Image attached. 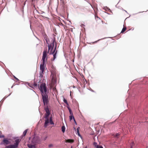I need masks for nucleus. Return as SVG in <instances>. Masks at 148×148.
Here are the masks:
<instances>
[{"mask_svg": "<svg viewBox=\"0 0 148 148\" xmlns=\"http://www.w3.org/2000/svg\"><path fill=\"white\" fill-rule=\"evenodd\" d=\"M42 95L44 104L46 107L45 108L46 113L44 116V118L45 119V123L44 126L45 127H46L49 125V123L51 125H54V123L52 120V116L50 117H49L50 113L47 107V105L49 102L48 96L47 94H42Z\"/></svg>", "mask_w": 148, "mask_h": 148, "instance_id": "obj_1", "label": "nucleus"}, {"mask_svg": "<svg viewBox=\"0 0 148 148\" xmlns=\"http://www.w3.org/2000/svg\"><path fill=\"white\" fill-rule=\"evenodd\" d=\"M39 88L40 91L42 95L47 93V87L45 83H41L39 87Z\"/></svg>", "mask_w": 148, "mask_h": 148, "instance_id": "obj_2", "label": "nucleus"}, {"mask_svg": "<svg viewBox=\"0 0 148 148\" xmlns=\"http://www.w3.org/2000/svg\"><path fill=\"white\" fill-rule=\"evenodd\" d=\"M21 139L20 138L16 139L15 140V143L14 145H8V147L9 148H17L19 142L21 141Z\"/></svg>", "mask_w": 148, "mask_h": 148, "instance_id": "obj_3", "label": "nucleus"}, {"mask_svg": "<svg viewBox=\"0 0 148 148\" xmlns=\"http://www.w3.org/2000/svg\"><path fill=\"white\" fill-rule=\"evenodd\" d=\"M54 42L52 43L51 44H50L49 45H48V52L51 50V53L53 54L55 51L56 48H55L54 50L53 51H52V50L53 49V47L54 46Z\"/></svg>", "mask_w": 148, "mask_h": 148, "instance_id": "obj_4", "label": "nucleus"}, {"mask_svg": "<svg viewBox=\"0 0 148 148\" xmlns=\"http://www.w3.org/2000/svg\"><path fill=\"white\" fill-rule=\"evenodd\" d=\"M50 71L51 73V76H56V69L53 65L51 66V69Z\"/></svg>", "mask_w": 148, "mask_h": 148, "instance_id": "obj_5", "label": "nucleus"}, {"mask_svg": "<svg viewBox=\"0 0 148 148\" xmlns=\"http://www.w3.org/2000/svg\"><path fill=\"white\" fill-rule=\"evenodd\" d=\"M45 63H43L42 62V64H41L40 65V69L41 70V71L40 72V76H42V74L43 73V72L45 70Z\"/></svg>", "mask_w": 148, "mask_h": 148, "instance_id": "obj_6", "label": "nucleus"}, {"mask_svg": "<svg viewBox=\"0 0 148 148\" xmlns=\"http://www.w3.org/2000/svg\"><path fill=\"white\" fill-rule=\"evenodd\" d=\"M47 51H44L43 52V55L42 58V62L43 63H45V60L46 59V60H47Z\"/></svg>", "mask_w": 148, "mask_h": 148, "instance_id": "obj_7", "label": "nucleus"}, {"mask_svg": "<svg viewBox=\"0 0 148 148\" xmlns=\"http://www.w3.org/2000/svg\"><path fill=\"white\" fill-rule=\"evenodd\" d=\"M51 85L52 86H55L56 83V76H51Z\"/></svg>", "mask_w": 148, "mask_h": 148, "instance_id": "obj_8", "label": "nucleus"}, {"mask_svg": "<svg viewBox=\"0 0 148 148\" xmlns=\"http://www.w3.org/2000/svg\"><path fill=\"white\" fill-rule=\"evenodd\" d=\"M10 143V142L9 141L8 138H4L2 143H1V144H3L5 145H8Z\"/></svg>", "mask_w": 148, "mask_h": 148, "instance_id": "obj_9", "label": "nucleus"}, {"mask_svg": "<svg viewBox=\"0 0 148 148\" xmlns=\"http://www.w3.org/2000/svg\"><path fill=\"white\" fill-rule=\"evenodd\" d=\"M93 145L96 148H103L102 146L97 145V143L96 142L94 143Z\"/></svg>", "mask_w": 148, "mask_h": 148, "instance_id": "obj_10", "label": "nucleus"}, {"mask_svg": "<svg viewBox=\"0 0 148 148\" xmlns=\"http://www.w3.org/2000/svg\"><path fill=\"white\" fill-rule=\"evenodd\" d=\"M27 146L29 148H36L35 146L34 145H32L31 144H27Z\"/></svg>", "mask_w": 148, "mask_h": 148, "instance_id": "obj_11", "label": "nucleus"}, {"mask_svg": "<svg viewBox=\"0 0 148 148\" xmlns=\"http://www.w3.org/2000/svg\"><path fill=\"white\" fill-rule=\"evenodd\" d=\"M74 142V140L72 139H69L66 140V142L67 143H72Z\"/></svg>", "mask_w": 148, "mask_h": 148, "instance_id": "obj_12", "label": "nucleus"}, {"mask_svg": "<svg viewBox=\"0 0 148 148\" xmlns=\"http://www.w3.org/2000/svg\"><path fill=\"white\" fill-rule=\"evenodd\" d=\"M126 29V27L124 26L121 32V33H123L125 31Z\"/></svg>", "mask_w": 148, "mask_h": 148, "instance_id": "obj_13", "label": "nucleus"}, {"mask_svg": "<svg viewBox=\"0 0 148 148\" xmlns=\"http://www.w3.org/2000/svg\"><path fill=\"white\" fill-rule=\"evenodd\" d=\"M69 118H70V121H71L73 118V120H74L75 119L74 118L73 115H71L69 116Z\"/></svg>", "mask_w": 148, "mask_h": 148, "instance_id": "obj_14", "label": "nucleus"}, {"mask_svg": "<svg viewBox=\"0 0 148 148\" xmlns=\"http://www.w3.org/2000/svg\"><path fill=\"white\" fill-rule=\"evenodd\" d=\"M65 127L64 126H62V132L63 133H64L65 132Z\"/></svg>", "mask_w": 148, "mask_h": 148, "instance_id": "obj_15", "label": "nucleus"}, {"mask_svg": "<svg viewBox=\"0 0 148 148\" xmlns=\"http://www.w3.org/2000/svg\"><path fill=\"white\" fill-rule=\"evenodd\" d=\"M27 129L24 131L23 132V136H25V135H26V134L27 132Z\"/></svg>", "mask_w": 148, "mask_h": 148, "instance_id": "obj_16", "label": "nucleus"}, {"mask_svg": "<svg viewBox=\"0 0 148 148\" xmlns=\"http://www.w3.org/2000/svg\"><path fill=\"white\" fill-rule=\"evenodd\" d=\"M131 148H132V147L134 145V142H132L130 144Z\"/></svg>", "mask_w": 148, "mask_h": 148, "instance_id": "obj_17", "label": "nucleus"}, {"mask_svg": "<svg viewBox=\"0 0 148 148\" xmlns=\"http://www.w3.org/2000/svg\"><path fill=\"white\" fill-rule=\"evenodd\" d=\"M4 136L3 135H2V132L1 131H0V138H4Z\"/></svg>", "mask_w": 148, "mask_h": 148, "instance_id": "obj_18", "label": "nucleus"}, {"mask_svg": "<svg viewBox=\"0 0 148 148\" xmlns=\"http://www.w3.org/2000/svg\"><path fill=\"white\" fill-rule=\"evenodd\" d=\"M69 110L70 115H73V113L71 110L70 108H69Z\"/></svg>", "mask_w": 148, "mask_h": 148, "instance_id": "obj_19", "label": "nucleus"}, {"mask_svg": "<svg viewBox=\"0 0 148 148\" xmlns=\"http://www.w3.org/2000/svg\"><path fill=\"white\" fill-rule=\"evenodd\" d=\"M56 52L55 53L53 54V60H54L56 58Z\"/></svg>", "mask_w": 148, "mask_h": 148, "instance_id": "obj_20", "label": "nucleus"}, {"mask_svg": "<svg viewBox=\"0 0 148 148\" xmlns=\"http://www.w3.org/2000/svg\"><path fill=\"white\" fill-rule=\"evenodd\" d=\"M105 44L103 46H104L105 47H106L108 45V43L107 41H105Z\"/></svg>", "mask_w": 148, "mask_h": 148, "instance_id": "obj_21", "label": "nucleus"}, {"mask_svg": "<svg viewBox=\"0 0 148 148\" xmlns=\"http://www.w3.org/2000/svg\"><path fill=\"white\" fill-rule=\"evenodd\" d=\"M64 102L66 104H67V100L65 99L64 98V99L63 100Z\"/></svg>", "mask_w": 148, "mask_h": 148, "instance_id": "obj_22", "label": "nucleus"}, {"mask_svg": "<svg viewBox=\"0 0 148 148\" xmlns=\"http://www.w3.org/2000/svg\"><path fill=\"white\" fill-rule=\"evenodd\" d=\"M53 146V145L52 144H49V147L50 148V147H52Z\"/></svg>", "mask_w": 148, "mask_h": 148, "instance_id": "obj_23", "label": "nucleus"}, {"mask_svg": "<svg viewBox=\"0 0 148 148\" xmlns=\"http://www.w3.org/2000/svg\"><path fill=\"white\" fill-rule=\"evenodd\" d=\"M119 136V134L118 133L116 134L115 136V137L117 138L118 137V136Z\"/></svg>", "mask_w": 148, "mask_h": 148, "instance_id": "obj_24", "label": "nucleus"}, {"mask_svg": "<svg viewBox=\"0 0 148 148\" xmlns=\"http://www.w3.org/2000/svg\"><path fill=\"white\" fill-rule=\"evenodd\" d=\"M59 25L60 26H63V24L61 23H59Z\"/></svg>", "mask_w": 148, "mask_h": 148, "instance_id": "obj_25", "label": "nucleus"}, {"mask_svg": "<svg viewBox=\"0 0 148 148\" xmlns=\"http://www.w3.org/2000/svg\"><path fill=\"white\" fill-rule=\"evenodd\" d=\"M37 85V84L36 83H34V87L36 86Z\"/></svg>", "mask_w": 148, "mask_h": 148, "instance_id": "obj_26", "label": "nucleus"}, {"mask_svg": "<svg viewBox=\"0 0 148 148\" xmlns=\"http://www.w3.org/2000/svg\"><path fill=\"white\" fill-rule=\"evenodd\" d=\"M95 18L96 19V18H99V17L96 15H95Z\"/></svg>", "mask_w": 148, "mask_h": 148, "instance_id": "obj_27", "label": "nucleus"}, {"mask_svg": "<svg viewBox=\"0 0 148 148\" xmlns=\"http://www.w3.org/2000/svg\"><path fill=\"white\" fill-rule=\"evenodd\" d=\"M79 129H80L79 127H78L77 129V131H79Z\"/></svg>", "mask_w": 148, "mask_h": 148, "instance_id": "obj_28", "label": "nucleus"}, {"mask_svg": "<svg viewBox=\"0 0 148 148\" xmlns=\"http://www.w3.org/2000/svg\"><path fill=\"white\" fill-rule=\"evenodd\" d=\"M77 134H78L79 133V131H77Z\"/></svg>", "mask_w": 148, "mask_h": 148, "instance_id": "obj_29", "label": "nucleus"}, {"mask_svg": "<svg viewBox=\"0 0 148 148\" xmlns=\"http://www.w3.org/2000/svg\"><path fill=\"white\" fill-rule=\"evenodd\" d=\"M74 122H75V123L76 124H77L76 122V121H75V119H74Z\"/></svg>", "mask_w": 148, "mask_h": 148, "instance_id": "obj_30", "label": "nucleus"}, {"mask_svg": "<svg viewBox=\"0 0 148 148\" xmlns=\"http://www.w3.org/2000/svg\"><path fill=\"white\" fill-rule=\"evenodd\" d=\"M8 146H6L5 148H9V147H8Z\"/></svg>", "mask_w": 148, "mask_h": 148, "instance_id": "obj_31", "label": "nucleus"}, {"mask_svg": "<svg viewBox=\"0 0 148 148\" xmlns=\"http://www.w3.org/2000/svg\"><path fill=\"white\" fill-rule=\"evenodd\" d=\"M78 135L79 136H81V135H80V134H79V133L78 134Z\"/></svg>", "mask_w": 148, "mask_h": 148, "instance_id": "obj_32", "label": "nucleus"}, {"mask_svg": "<svg viewBox=\"0 0 148 148\" xmlns=\"http://www.w3.org/2000/svg\"><path fill=\"white\" fill-rule=\"evenodd\" d=\"M74 129L75 130H76V129L75 128V127H74Z\"/></svg>", "mask_w": 148, "mask_h": 148, "instance_id": "obj_33", "label": "nucleus"}, {"mask_svg": "<svg viewBox=\"0 0 148 148\" xmlns=\"http://www.w3.org/2000/svg\"><path fill=\"white\" fill-rule=\"evenodd\" d=\"M84 148H87V146H86L85 147H84Z\"/></svg>", "mask_w": 148, "mask_h": 148, "instance_id": "obj_34", "label": "nucleus"}, {"mask_svg": "<svg viewBox=\"0 0 148 148\" xmlns=\"http://www.w3.org/2000/svg\"><path fill=\"white\" fill-rule=\"evenodd\" d=\"M16 79L17 80H18V79H17V78H16Z\"/></svg>", "mask_w": 148, "mask_h": 148, "instance_id": "obj_35", "label": "nucleus"}, {"mask_svg": "<svg viewBox=\"0 0 148 148\" xmlns=\"http://www.w3.org/2000/svg\"><path fill=\"white\" fill-rule=\"evenodd\" d=\"M97 42V41L95 42Z\"/></svg>", "mask_w": 148, "mask_h": 148, "instance_id": "obj_36", "label": "nucleus"}]
</instances>
